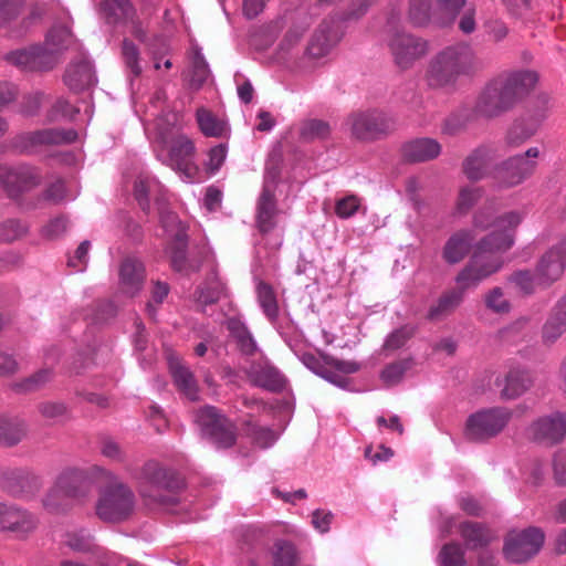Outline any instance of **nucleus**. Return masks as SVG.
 I'll list each match as a JSON object with an SVG mask.
<instances>
[{"mask_svg": "<svg viewBox=\"0 0 566 566\" xmlns=\"http://www.w3.org/2000/svg\"><path fill=\"white\" fill-rule=\"evenodd\" d=\"M525 216L524 209L510 210L494 216L489 208H482L474 213V229L492 230L476 242L470 261L460 276L461 282L475 284L501 270L503 266L502 253L514 244L515 231Z\"/></svg>", "mask_w": 566, "mask_h": 566, "instance_id": "nucleus-1", "label": "nucleus"}, {"mask_svg": "<svg viewBox=\"0 0 566 566\" xmlns=\"http://www.w3.org/2000/svg\"><path fill=\"white\" fill-rule=\"evenodd\" d=\"M98 474H106L105 469L98 465L87 469H64L43 497V507L51 514H60L69 511L74 504L84 503L91 495L92 480Z\"/></svg>", "mask_w": 566, "mask_h": 566, "instance_id": "nucleus-2", "label": "nucleus"}, {"mask_svg": "<svg viewBox=\"0 0 566 566\" xmlns=\"http://www.w3.org/2000/svg\"><path fill=\"white\" fill-rule=\"evenodd\" d=\"M533 71H518L490 82L480 94L475 112L484 117H494L507 111L537 83Z\"/></svg>", "mask_w": 566, "mask_h": 566, "instance_id": "nucleus-3", "label": "nucleus"}, {"mask_svg": "<svg viewBox=\"0 0 566 566\" xmlns=\"http://www.w3.org/2000/svg\"><path fill=\"white\" fill-rule=\"evenodd\" d=\"M161 185L157 179L151 177H142L135 184V197L143 210L149 209L150 198H154L160 210V222L171 239L168 245L171 264L177 271H184L186 261L187 233L185 227L175 213H165L161 210V201L159 193Z\"/></svg>", "mask_w": 566, "mask_h": 566, "instance_id": "nucleus-4", "label": "nucleus"}, {"mask_svg": "<svg viewBox=\"0 0 566 566\" xmlns=\"http://www.w3.org/2000/svg\"><path fill=\"white\" fill-rule=\"evenodd\" d=\"M473 65V53L468 45L457 44L438 52L428 63L426 81L430 87L450 90L460 75Z\"/></svg>", "mask_w": 566, "mask_h": 566, "instance_id": "nucleus-5", "label": "nucleus"}, {"mask_svg": "<svg viewBox=\"0 0 566 566\" xmlns=\"http://www.w3.org/2000/svg\"><path fill=\"white\" fill-rule=\"evenodd\" d=\"M72 42L66 27H54L45 38L44 46L18 50L7 55V60L23 71H46L57 62V54Z\"/></svg>", "mask_w": 566, "mask_h": 566, "instance_id": "nucleus-6", "label": "nucleus"}, {"mask_svg": "<svg viewBox=\"0 0 566 566\" xmlns=\"http://www.w3.org/2000/svg\"><path fill=\"white\" fill-rule=\"evenodd\" d=\"M98 474L92 480L105 481L107 485L101 490L96 503V515L105 522H122L130 516L135 507V496L128 486L122 483L112 472Z\"/></svg>", "mask_w": 566, "mask_h": 566, "instance_id": "nucleus-7", "label": "nucleus"}, {"mask_svg": "<svg viewBox=\"0 0 566 566\" xmlns=\"http://www.w3.org/2000/svg\"><path fill=\"white\" fill-rule=\"evenodd\" d=\"M160 143L163 149L157 150V157L177 171L182 180L196 181L198 167L193 163L196 148L192 140L182 134L160 132Z\"/></svg>", "mask_w": 566, "mask_h": 566, "instance_id": "nucleus-8", "label": "nucleus"}, {"mask_svg": "<svg viewBox=\"0 0 566 566\" xmlns=\"http://www.w3.org/2000/svg\"><path fill=\"white\" fill-rule=\"evenodd\" d=\"M385 43L394 64L401 71L409 70L429 53V42L403 30L388 25Z\"/></svg>", "mask_w": 566, "mask_h": 566, "instance_id": "nucleus-9", "label": "nucleus"}, {"mask_svg": "<svg viewBox=\"0 0 566 566\" xmlns=\"http://www.w3.org/2000/svg\"><path fill=\"white\" fill-rule=\"evenodd\" d=\"M297 357L314 374L342 388L346 386L347 381L340 374H353L359 369L356 361L340 360L322 354L316 356L304 352L297 354Z\"/></svg>", "mask_w": 566, "mask_h": 566, "instance_id": "nucleus-10", "label": "nucleus"}, {"mask_svg": "<svg viewBox=\"0 0 566 566\" xmlns=\"http://www.w3.org/2000/svg\"><path fill=\"white\" fill-rule=\"evenodd\" d=\"M539 154L538 147H531L524 154L509 158L494 169V179L502 187H514L522 184L534 174Z\"/></svg>", "mask_w": 566, "mask_h": 566, "instance_id": "nucleus-11", "label": "nucleus"}, {"mask_svg": "<svg viewBox=\"0 0 566 566\" xmlns=\"http://www.w3.org/2000/svg\"><path fill=\"white\" fill-rule=\"evenodd\" d=\"M505 408H490L470 416L467 422V436L471 440H484L500 433L511 419Z\"/></svg>", "mask_w": 566, "mask_h": 566, "instance_id": "nucleus-12", "label": "nucleus"}, {"mask_svg": "<svg viewBox=\"0 0 566 566\" xmlns=\"http://www.w3.org/2000/svg\"><path fill=\"white\" fill-rule=\"evenodd\" d=\"M544 538V533L536 527L513 531L506 537L504 555L510 562L523 563L539 552Z\"/></svg>", "mask_w": 566, "mask_h": 566, "instance_id": "nucleus-13", "label": "nucleus"}, {"mask_svg": "<svg viewBox=\"0 0 566 566\" xmlns=\"http://www.w3.org/2000/svg\"><path fill=\"white\" fill-rule=\"evenodd\" d=\"M196 422L218 448H229L235 442L234 426L212 406L198 410Z\"/></svg>", "mask_w": 566, "mask_h": 566, "instance_id": "nucleus-14", "label": "nucleus"}, {"mask_svg": "<svg viewBox=\"0 0 566 566\" xmlns=\"http://www.w3.org/2000/svg\"><path fill=\"white\" fill-rule=\"evenodd\" d=\"M346 126L355 138L370 140L386 133L391 126V119L377 109L355 112L347 117Z\"/></svg>", "mask_w": 566, "mask_h": 566, "instance_id": "nucleus-15", "label": "nucleus"}, {"mask_svg": "<svg viewBox=\"0 0 566 566\" xmlns=\"http://www.w3.org/2000/svg\"><path fill=\"white\" fill-rule=\"evenodd\" d=\"M566 269V238L547 249L536 264V282L544 287L559 280Z\"/></svg>", "mask_w": 566, "mask_h": 566, "instance_id": "nucleus-16", "label": "nucleus"}, {"mask_svg": "<svg viewBox=\"0 0 566 566\" xmlns=\"http://www.w3.org/2000/svg\"><path fill=\"white\" fill-rule=\"evenodd\" d=\"M0 182L9 197L18 198L39 186L41 175L36 168L27 165L0 166Z\"/></svg>", "mask_w": 566, "mask_h": 566, "instance_id": "nucleus-17", "label": "nucleus"}, {"mask_svg": "<svg viewBox=\"0 0 566 566\" xmlns=\"http://www.w3.org/2000/svg\"><path fill=\"white\" fill-rule=\"evenodd\" d=\"M274 181L265 178L262 191L256 201L255 224L262 234H269L279 227L280 210L275 199Z\"/></svg>", "mask_w": 566, "mask_h": 566, "instance_id": "nucleus-18", "label": "nucleus"}, {"mask_svg": "<svg viewBox=\"0 0 566 566\" xmlns=\"http://www.w3.org/2000/svg\"><path fill=\"white\" fill-rule=\"evenodd\" d=\"M464 272V268L458 273L455 282L458 284L457 290H451L442 294L438 301L432 304L428 311V318L431 321H440L450 315L463 301L465 291L475 289L483 281H479L475 284H469L468 282H461L460 276Z\"/></svg>", "mask_w": 566, "mask_h": 566, "instance_id": "nucleus-19", "label": "nucleus"}, {"mask_svg": "<svg viewBox=\"0 0 566 566\" xmlns=\"http://www.w3.org/2000/svg\"><path fill=\"white\" fill-rule=\"evenodd\" d=\"M75 139L76 133L72 129L60 130L55 128H46L20 135L17 139V146L24 151H31L34 147L41 145H59L63 143H72Z\"/></svg>", "mask_w": 566, "mask_h": 566, "instance_id": "nucleus-20", "label": "nucleus"}, {"mask_svg": "<svg viewBox=\"0 0 566 566\" xmlns=\"http://www.w3.org/2000/svg\"><path fill=\"white\" fill-rule=\"evenodd\" d=\"M566 433V420L562 413H554L534 422L528 434L532 439L553 444L559 442Z\"/></svg>", "mask_w": 566, "mask_h": 566, "instance_id": "nucleus-21", "label": "nucleus"}, {"mask_svg": "<svg viewBox=\"0 0 566 566\" xmlns=\"http://www.w3.org/2000/svg\"><path fill=\"white\" fill-rule=\"evenodd\" d=\"M166 358L176 387L188 399L192 401L197 400L198 385L191 370L185 366L180 357L170 349H167Z\"/></svg>", "mask_w": 566, "mask_h": 566, "instance_id": "nucleus-22", "label": "nucleus"}, {"mask_svg": "<svg viewBox=\"0 0 566 566\" xmlns=\"http://www.w3.org/2000/svg\"><path fill=\"white\" fill-rule=\"evenodd\" d=\"M145 280V268L135 258H127L119 269V287L128 296L136 295L143 287Z\"/></svg>", "mask_w": 566, "mask_h": 566, "instance_id": "nucleus-23", "label": "nucleus"}, {"mask_svg": "<svg viewBox=\"0 0 566 566\" xmlns=\"http://www.w3.org/2000/svg\"><path fill=\"white\" fill-rule=\"evenodd\" d=\"M251 382L269 391L279 392L286 386V378L274 366L265 363L253 365L249 371Z\"/></svg>", "mask_w": 566, "mask_h": 566, "instance_id": "nucleus-24", "label": "nucleus"}, {"mask_svg": "<svg viewBox=\"0 0 566 566\" xmlns=\"http://www.w3.org/2000/svg\"><path fill=\"white\" fill-rule=\"evenodd\" d=\"M475 240L474 230H461L453 233L443 247V259L449 264L462 261Z\"/></svg>", "mask_w": 566, "mask_h": 566, "instance_id": "nucleus-25", "label": "nucleus"}, {"mask_svg": "<svg viewBox=\"0 0 566 566\" xmlns=\"http://www.w3.org/2000/svg\"><path fill=\"white\" fill-rule=\"evenodd\" d=\"M38 523V517L33 513L10 504L4 526L1 531L11 532L17 536H25L36 528Z\"/></svg>", "mask_w": 566, "mask_h": 566, "instance_id": "nucleus-26", "label": "nucleus"}, {"mask_svg": "<svg viewBox=\"0 0 566 566\" xmlns=\"http://www.w3.org/2000/svg\"><path fill=\"white\" fill-rule=\"evenodd\" d=\"M64 82L72 91H83L94 86L97 80L92 63L86 59L72 63L66 70Z\"/></svg>", "mask_w": 566, "mask_h": 566, "instance_id": "nucleus-27", "label": "nucleus"}, {"mask_svg": "<svg viewBox=\"0 0 566 566\" xmlns=\"http://www.w3.org/2000/svg\"><path fill=\"white\" fill-rule=\"evenodd\" d=\"M403 157L413 163L434 159L441 153L440 144L432 138H417L402 147Z\"/></svg>", "mask_w": 566, "mask_h": 566, "instance_id": "nucleus-28", "label": "nucleus"}, {"mask_svg": "<svg viewBox=\"0 0 566 566\" xmlns=\"http://www.w3.org/2000/svg\"><path fill=\"white\" fill-rule=\"evenodd\" d=\"M28 432V427L19 416L0 415V444L11 447L21 442Z\"/></svg>", "mask_w": 566, "mask_h": 566, "instance_id": "nucleus-29", "label": "nucleus"}, {"mask_svg": "<svg viewBox=\"0 0 566 566\" xmlns=\"http://www.w3.org/2000/svg\"><path fill=\"white\" fill-rule=\"evenodd\" d=\"M566 332V294L556 303L548 319L543 326V340L546 344L556 342Z\"/></svg>", "mask_w": 566, "mask_h": 566, "instance_id": "nucleus-30", "label": "nucleus"}, {"mask_svg": "<svg viewBox=\"0 0 566 566\" xmlns=\"http://www.w3.org/2000/svg\"><path fill=\"white\" fill-rule=\"evenodd\" d=\"M258 304L269 322L276 327L280 316V307L275 291L264 281H258L255 286Z\"/></svg>", "mask_w": 566, "mask_h": 566, "instance_id": "nucleus-31", "label": "nucleus"}, {"mask_svg": "<svg viewBox=\"0 0 566 566\" xmlns=\"http://www.w3.org/2000/svg\"><path fill=\"white\" fill-rule=\"evenodd\" d=\"M166 472L157 463H147L139 481V491L144 497L157 499L164 486Z\"/></svg>", "mask_w": 566, "mask_h": 566, "instance_id": "nucleus-32", "label": "nucleus"}, {"mask_svg": "<svg viewBox=\"0 0 566 566\" xmlns=\"http://www.w3.org/2000/svg\"><path fill=\"white\" fill-rule=\"evenodd\" d=\"M101 11L111 23L133 21L135 10L128 0H103Z\"/></svg>", "mask_w": 566, "mask_h": 566, "instance_id": "nucleus-33", "label": "nucleus"}, {"mask_svg": "<svg viewBox=\"0 0 566 566\" xmlns=\"http://www.w3.org/2000/svg\"><path fill=\"white\" fill-rule=\"evenodd\" d=\"M491 153L486 148L475 149L463 163V170L471 180L482 179L486 175Z\"/></svg>", "mask_w": 566, "mask_h": 566, "instance_id": "nucleus-34", "label": "nucleus"}, {"mask_svg": "<svg viewBox=\"0 0 566 566\" xmlns=\"http://www.w3.org/2000/svg\"><path fill=\"white\" fill-rule=\"evenodd\" d=\"M530 385L527 374L522 370H512L502 382L497 381V386H503L501 395L506 399L517 398L528 389Z\"/></svg>", "mask_w": 566, "mask_h": 566, "instance_id": "nucleus-35", "label": "nucleus"}, {"mask_svg": "<svg viewBox=\"0 0 566 566\" xmlns=\"http://www.w3.org/2000/svg\"><path fill=\"white\" fill-rule=\"evenodd\" d=\"M467 0H438L432 9L433 21L439 25L452 23Z\"/></svg>", "mask_w": 566, "mask_h": 566, "instance_id": "nucleus-36", "label": "nucleus"}, {"mask_svg": "<svg viewBox=\"0 0 566 566\" xmlns=\"http://www.w3.org/2000/svg\"><path fill=\"white\" fill-rule=\"evenodd\" d=\"M15 483L10 481L3 483V489L12 496L27 497L29 494L38 491L41 486V482L38 476L21 474L14 478Z\"/></svg>", "mask_w": 566, "mask_h": 566, "instance_id": "nucleus-37", "label": "nucleus"}, {"mask_svg": "<svg viewBox=\"0 0 566 566\" xmlns=\"http://www.w3.org/2000/svg\"><path fill=\"white\" fill-rule=\"evenodd\" d=\"M335 42V35L325 28H319L311 39L306 53L312 59L325 56Z\"/></svg>", "mask_w": 566, "mask_h": 566, "instance_id": "nucleus-38", "label": "nucleus"}, {"mask_svg": "<svg viewBox=\"0 0 566 566\" xmlns=\"http://www.w3.org/2000/svg\"><path fill=\"white\" fill-rule=\"evenodd\" d=\"M461 535L469 548H478L484 546L491 539L488 528L479 523H464L461 525Z\"/></svg>", "mask_w": 566, "mask_h": 566, "instance_id": "nucleus-39", "label": "nucleus"}, {"mask_svg": "<svg viewBox=\"0 0 566 566\" xmlns=\"http://www.w3.org/2000/svg\"><path fill=\"white\" fill-rule=\"evenodd\" d=\"M331 134V126L322 119L311 118L302 122L300 135L305 140L323 139Z\"/></svg>", "mask_w": 566, "mask_h": 566, "instance_id": "nucleus-40", "label": "nucleus"}, {"mask_svg": "<svg viewBox=\"0 0 566 566\" xmlns=\"http://www.w3.org/2000/svg\"><path fill=\"white\" fill-rule=\"evenodd\" d=\"M197 122L200 130L206 136L220 137L224 133V125L217 119L211 112L200 108L197 111Z\"/></svg>", "mask_w": 566, "mask_h": 566, "instance_id": "nucleus-41", "label": "nucleus"}, {"mask_svg": "<svg viewBox=\"0 0 566 566\" xmlns=\"http://www.w3.org/2000/svg\"><path fill=\"white\" fill-rule=\"evenodd\" d=\"M413 366L412 358H406L392 364L387 365L381 371V380L387 386L397 385L403 378L407 370Z\"/></svg>", "mask_w": 566, "mask_h": 566, "instance_id": "nucleus-42", "label": "nucleus"}, {"mask_svg": "<svg viewBox=\"0 0 566 566\" xmlns=\"http://www.w3.org/2000/svg\"><path fill=\"white\" fill-rule=\"evenodd\" d=\"M223 291V283L219 279H213L198 289L196 293V301L202 306L213 304L221 297Z\"/></svg>", "mask_w": 566, "mask_h": 566, "instance_id": "nucleus-43", "label": "nucleus"}, {"mask_svg": "<svg viewBox=\"0 0 566 566\" xmlns=\"http://www.w3.org/2000/svg\"><path fill=\"white\" fill-rule=\"evenodd\" d=\"M408 15L411 23L417 27L426 25L433 20L428 0H411Z\"/></svg>", "mask_w": 566, "mask_h": 566, "instance_id": "nucleus-44", "label": "nucleus"}, {"mask_svg": "<svg viewBox=\"0 0 566 566\" xmlns=\"http://www.w3.org/2000/svg\"><path fill=\"white\" fill-rule=\"evenodd\" d=\"M297 562L296 548L293 544L280 541L275 544L273 553L274 566H295Z\"/></svg>", "mask_w": 566, "mask_h": 566, "instance_id": "nucleus-45", "label": "nucleus"}, {"mask_svg": "<svg viewBox=\"0 0 566 566\" xmlns=\"http://www.w3.org/2000/svg\"><path fill=\"white\" fill-rule=\"evenodd\" d=\"M482 197V190L476 186H465L459 191L455 210L459 213H467Z\"/></svg>", "mask_w": 566, "mask_h": 566, "instance_id": "nucleus-46", "label": "nucleus"}, {"mask_svg": "<svg viewBox=\"0 0 566 566\" xmlns=\"http://www.w3.org/2000/svg\"><path fill=\"white\" fill-rule=\"evenodd\" d=\"M247 432L261 448H269L273 446L277 439V434L273 430L259 427L251 420L247 421Z\"/></svg>", "mask_w": 566, "mask_h": 566, "instance_id": "nucleus-47", "label": "nucleus"}, {"mask_svg": "<svg viewBox=\"0 0 566 566\" xmlns=\"http://www.w3.org/2000/svg\"><path fill=\"white\" fill-rule=\"evenodd\" d=\"M52 378L50 369H41L24 380L17 382L13 388L19 392L33 391L42 387Z\"/></svg>", "mask_w": 566, "mask_h": 566, "instance_id": "nucleus-48", "label": "nucleus"}, {"mask_svg": "<svg viewBox=\"0 0 566 566\" xmlns=\"http://www.w3.org/2000/svg\"><path fill=\"white\" fill-rule=\"evenodd\" d=\"M439 560L442 566H462L464 564L463 549L458 544H447L440 551Z\"/></svg>", "mask_w": 566, "mask_h": 566, "instance_id": "nucleus-49", "label": "nucleus"}, {"mask_svg": "<svg viewBox=\"0 0 566 566\" xmlns=\"http://www.w3.org/2000/svg\"><path fill=\"white\" fill-rule=\"evenodd\" d=\"M415 334L412 326L406 325L395 329L385 340V348L396 350L401 348Z\"/></svg>", "mask_w": 566, "mask_h": 566, "instance_id": "nucleus-50", "label": "nucleus"}, {"mask_svg": "<svg viewBox=\"0 0 566 566\" xmlns=\"http://www.w3.org/2000/svg\"><path fill=\"white\" fill-rule=\"evenodd\" d=\"M229 328L235 334L241 350L245 354H253L256 350V344L250 332L238 322H230Z\"/></svg>", "mask_w": 566, "mask_h": 566, "instance_id": "nucleus-51", "label": "nucleus"}, {"mask_svg": "<svg viewBox=\"0 0 566 566\" xmlns=\"http://www.w3.org/2000/svg\"><path fill=\"white\" fill-rule=\"evenodd\" d=\"M359 207L360 200L357 196H346L336 202L335 213L340 219H348L358 211Z\"/></svg>", "mask_w": 566, "mask_h": 566, "instance_id": "nucleus-52", "label": "nucleus"}, {"mask_svg": "<svg viewBox=\"0 0 566 566\" xmlns=\"http://www.w3.org/2000/svg\"><path fill=\"white\" fill-rule=\"evenodd\" d=\"M512 281L520 287L524 293H533L537 287H544L536 282V271L531 273L530 271H518L512 276Z\"/></svg>", "mask_w": 566, "mask_h": 566, "instance_id": "nucleus-53", "label": "nucleus"}, {"mask_svg": "<svg viewBox=\"0 0 566 566\" xmlns=\"http://www.w3.org/2000/svg\"><path fill=\"white\" fill-rule=\"evenodd\" d=\"M485 305L496 313H506L510 310V304L500 287L492 289L485 295Z\"/></svg>", "mask_w": 566, "mask_h": 566, "instance_id": "nucleus-54", "label": "nucleus"}, {"mask_svg": "<svg viewBox=\"0 0 566 566\" xmlns=\"http://www.w3.org/2000/svg\"><path fill=\"white\" fill-rule=\"evenodd\" d=\"M169 293V286L165 282L157 281L151 290V300L147 303V312L154 317L157 306L160 305Z\"/></svg>", "mask_w": 566, "mask_h": 566, "instance_id": "nucleus-55", "label": "nucleus"}, {"mask_svg": "<svg viewBox=\"0 0 566 566\" xmlns=\"http://www.w3.org/2000/svg\"><path fill=\"white\" fill-rule=\"evenodd\" d=\"M123 56L126 65L130 69L133 74L136 76L139 75L142 69L138 63V50L133 42L127 40L123 42Z\"/></svg>", "mask_w": 566, "mask_h": 566, "instance_id": "nucleus-56", "label": "nucleus"}, {"mask_svg": "<svg viewBox=\"0 0 566 566\" xmlns=\"http://www.w3.org/2000/svg\"><path fill=\"white\" fill-rule=\"evenodd\" d=\"M65 544L75 552H87L93 548L91 537L83 532L67 534Z\"/></svg>", "mask_w": 566, "mask_h": 566, "instance_id": "nucleus-57", "label": "nucleus"}, {"mask_svg": "<svg viewBox=\"0 0 566 566\" xmlns=\"http://www.w3.org/2000/svg\"><path fill=\"white\" fill-rule=\"evenodd\" d=\"M28 231V227L19 220H8L2 224V238L7 241H13Z\"/></svg>", "mask_w": 566, "mask_h": 566, "instance_id": "nucleus-58", "label": "nucleus"}, {"mask_svg": "<svg viewBox=\"0 0 566 566\" xmlns=\"http://www.w3.org/2000/svg\"><path fill=\"white\" fill-rule=\"evenodd\" d=\"M227 157V147L224 145H218L210 149L207 168L210 174H216Z\"/></svg>", "mask_w": 566, "mask_h": 566, "instance_id": "nucleus-59", "label": "nucleus"}, {"mask_svg": "<svg viewBox=\"0 0 566 566\" xmlns=\"http://www.w3.org/2000/svg\"><path fill=\"white\" fill-rule=\"evenodd\" d=\"M90 245L88 241H83L76 249L74 255L69 259V266L73 268L75 271H83L87 262Z\"/></svg>", "mask_w": 566, "mask_h": 566, "instance_id": "nucleus-60", "label": "nucleus"}, {"mask_svg": "<svg viewBox=\"0 0 566 566\" xmlns=\"http://www.w3.org/2000/svg\"><path fill=\"white\" fill-rule=\"evenodd\" d=\"M333 514L325 510H315L312 514V525L321 533H326L333 521Z\"/></svg>", "mask_w": 566, "mask_h": 566, "instance_id": "nucleus-61", "label": "nucleus"}, {"mask_svg": "<svg viewBox=\"0 0 566 566\" xmlns=\"http://www.w3.org/2000/svg\"><path fill=\"white\" fill-rule=\"evenodd\" d=\"M39 411L48 419H57L65 415L66 408L61 402L48 401L39 406Z\"/></svg>", "mask_w": 566, "mask_h": 566, "instance_id": "nucleus-62", "label": "nucleus"}, {"mask_svg": "<svg viewBox=\"0 0 566 566\" xmlns=\"http://www.w3.org/2000/svg\"><path fill=\"white\" fill-rule=\"evenodd\" d=\"M66 229L67 220L65 218H55L43 228V234L46 238L54 239L64 233Z\"/></svg>", "mask_w": 566, "mask_h": 566, "instance_id": "nucleus-63", "label": "nucleus"}, {"mask_svg": "<svg viewBox=\"0 0 566 566\" xmlns=\"http://www.w3.org/2000/svg\"><path fill=\"white\" fill-rule=\"evenodd\" d=\"M304 34V29L300 27H295L290 29L281 41L280 49L281 51L289 52L296 45Z\"/></svg>", "mask_w": 566, "mask_h": 566, "instance_id": "nucleus-64", "label": "nucleus"}]
</instances>
